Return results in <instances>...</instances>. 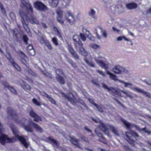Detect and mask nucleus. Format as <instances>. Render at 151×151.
Instances as JSON below:
<instances>
[{
  "label": "nucleus",
  "instance_id": "423d86ee",
  "mask_svg": "<svg viewBox=\"0 0 151 151\" xmlns=\"http://www.w3.org/2000/svg\"><path fill=\"white\" fill-rule=\"evenodd\" d=\"M125 134L127 137V141L132 146H134L135 145V141L133 139V138L134 137H138L139 135L137 132L133 131H131V133L129 132H127Z\"/></svg>",
  "mask_w": 151,
  "mask_h": 151
},
{
  "label": "nucleus",
  "instance_id": "2f4dec72",
  "mask_svg": "<svg viewBox=\"0 0 151 151\" xmlns=\"http://www.w3.org/2000/svg\"><path fill=\"white\" fill-rule=\"evenodd\" d=\"M15 139L13 138H9L7 136L6 143H13L14 142Z\"/></svg>",
  "mask_w": 151,
  "mask_h": 151
},
{
  "label": "nucleus",
  "instance_id": "69168bd1",
  "mask_svg": "<svg viewBox=\"0 0 151 151\" xmlns=\"http://www.w3.org/2000/svg\"><path fill=\"white\" fill-rule=\"evenodd\" d=\"M53 29H54V31L55 32L56 31L57 32L58 31H59V30H58L57 28L55 26L53 27Z\"/></svg>",
  "mask_w": 151,
  "mask_h": 151
},
{
  "label": "nucleus",
  "instance_id": "4c0bfd02",
  "mask_svg": "<svg viewBox=\"0 0 151 151\" xmlns=\"http://www.w3.org/2000/svg\"><path fill=\"white\" fill-rule=\"evenodd\" d=\"M13 66L17 70L20 71L21 70V69L20 67L16 63H14Z\"/></svg>",
  "mask_w": 151,
  "mask_h": 151
},
{
  "label": "nucleus",
  "instance_id": "09e8293b",
  "mask_svg": "<svg viewBox=\"0 0 151 151\" xmlns=\"http://www.w3.org/2000/svg\"><path fill=\"white\" fill-rule=\"evenodd\" d=\"M34 48L33 46L32 45V44H29L28 47H27V51H29V50H32V49H33Z\"/></svg>",
  "mask_w": 151,
  "mask_h": 151
},
{
  "label": "nucleus",
  "instance_id": "864d4df0",
  "mask_svg": "<svg viewBox=\"0 0 151 151\" xmlns=\"http://www.w3.org/2000/svg\"><path fill=\"white\" fill-rule=\"evenodd\" d=\"M102 35L105 38L107 37V34L105 31H103L102 33Z\"/></svg>",
  "mask_w": 151,
  "mask_h": 151
},
{
  "label": "nucleus",
  "instance_id": "9b49d317",
  "mask_svg": "<svg viewBox=\"0 0 151 151\" xmlns=\"http://www.w3.org/2000/svg\"><path fill=\"white\" fill-rule=\"evenodd\" d=\"M29 114L31 117L34 119V121L37 122L42 121L41 117L34 112L33 110H31L29 112Z\"/></svg>",
  "mask_w": 151,
  "mask_h": 151
},
{
  "label": "nucleus",
  "instance_id": "c03bdc74",
  "mask_svg": "<svg viewBox=\"0 0 151 151\" xmlns=\"http://www.w3.org/2000/svg\"><path fill=\"white\" fill-rule=\"evenodd\" d=\"M9 57V58H7L9 62H10L13 65H14V63H15L14 62V59L12 58L10 56Z\"/></svg>",
  "mask_w": 151,
  "mask_h": 151
},
{
  "label": "nucleus",
  "instance_id": "0eeeda50",
  "mask_svg": "<svg viewBox=\"0 0 151 151\" xmlns=\"http://www.w3.org/2000/svg\"><path fill=\"white\" fill-rule=\"evenodd\" d=\"M7 114L10 115L14 119V120L16 123H19L20 121L18 119V115L16 110H15L11 107H8L7 109Z\"/></svg>",
  "mask_w": 151,
  "mask_h": 151
},
{
  "label": "nucleus",
  "instance_id": "c9c22d12",
  "mask_svg": "<svg viewBox=\"0 0 151 151\" xmlns=\"http://www.w3.org/2000/svg\"><path fill=\"white\" fill-rule=\"evenodd\" d=\"M32 102L35 104L37 106H40L41 104L40 102H38L37 100L36 99L34 98L32 99Z\"/></svg>",
  "mask_w": 151,
  "mask_h": 151
},
{
  "label": "nucleus",
  "instance_id": "79ce46f5",
  "mask_svg": "<svg viewBox=\"0 0 151 151\" xmlns=\"http://www.w3.org/2000/svg\"><path fill=\"white\" fill-rule=\"evenodd\" d=\"M96 13L95 11L93 9H91V11L89 12V14L92 16H94Z\"/></svg>",
  "mask_w": 151,
  "mask_h": 151
},
{
  "label": "nucleus",
  "instance_id": "c756f323",
  "mask_svg": "<svg viewBox=\"0 0 151 151\" xmlns=\"http://www.w3.org/2000/svg\"><path fill=\"white\" fill-rule=\"evenodd\" d=\"M110 129L111 130L112 132L114 134H116V135H118V134L117 130L115 128L112 126H110L109 127Z\"/></svg>",
  "mask_w": 151,
  "mask_h": 151
},
{
  "label": "nucleus",
  "instance_id": "603ef678",
  "mask_svg": "<svg viewBox=\"0 0 151 151\" xmlns=\"http://www.w3.org/2000/svg\"><path fill=\"white\" fill-rule=\"evenodd\" d=\"M1 10V12L4 15L6 16V12L4 8H3V9H2Z\"/></svg>",
  "mask_w": 151,
  "mask_h": 151
},
{
  "label": "nucleus",
  "instance_id": "052dcab7",
  "mask_svg": "<svg viewBox=\"0 0 151 151\" xmlns=\"http://www.w3.org/2000/svg\"><path fill=\"white\" fill-rule=\"evenodd\" d=\"M123 39V37L120 36V37H118L117 38V40L118 41H121V40H122Z\"/></svg>",
  "mask_w": 151,
  "mask_h": 151
},
{
  "label": "nucleus",
  "instance_id": "b1692460",
  "mask_svg": "<svg viewBox=\"0 0 151 151\" xmlns=\"http://www.w3.org/2000/svg\"><path fill=\"white\" fill-rule=\"evenodd\" d=\"M137 4L134 2L131 3L127 4L126 7L127 8L130 9H135L137 7Z\"/></svg>",
  "mask_w": 151,
  "mask_h": 151
},
{
  "label": "nucleus",
  "instance_id": "72a5a7b5",
  "mask_svg": "<svg viewBox=\"0 0 151 151\" xmlns=\"http://www.w3.org/2000/svg\"><path fill=\"white\" fill-rule=\"evenodd\" d=\"M90 47L94 49H96L100 47L99 45H96L95 44H91L90 45Z\"/></svg>",
  "mask_w": 151,
  "mask_h": 151
},
{
  "label": "nucleus",
  "instance_id": "13d9d810",
  "mask_svg": "<svg viewBox=\"0 0 151 151\" xmlns=\"http://www.w3.org/2000/svg\"><path fill=\"white\" fill-rule=\"evenodd\" d=\"M89 101L91 104H93L94 105L95 104H96L94 101L93 99H88Z\"/></svg>",
  "mask_w": 151,
  "mask_h": 151
},
{
  "label": "nucleus",
  "instance_id": "473e14b6",
  "mask_svg": "<svg viewBox=\"0 0 151 151\" xmlns=\"http://www.w3.org/2000/svg\"><path fill=\"white\" fill-rule=\"evenodd\" d=\"M22 87L24 90H30L31 89L30 86L28 84H24L22 86Z\"/></svg>",
  "mask_w": 151,
  "mask_h": 151
},
{
  "label": "nucleus",
  "instance_id": "774afa93",
  "mask_svg": "<svg viewBox=\"0 0 151 151\" xmlns=\"http://www.w3.org/2000/svg\"><path fill=\"white\" fill-rule=\"evenodd\" d=\"M123 39L125 40V41H129V40L126 38L125 36H123Z\"/></svg>",
  "mask_w": 151,
  "mask_h": 151
},
{
  "label": "nucleus",
  "instance_id": "6e6d98bb",
  "mask_svg": "<svg viewBox=\"0 0 151 151\" xmlns=\"http://www.w3.org/2000/svg\"><path fill=\"white\" fill-rule=\"evenodd\" d=\"M123 93L126 95L127 96L129 97L130 96L128 93L126 91H121Z\"/></svg>",
  "mask_w": 151,
  "mask_h": 151
},
{
  "label": "nucleus",
  "instance_id": "412c9836",
  "mask_svg": "<svg viewBox=\"0 0 151 151\" xmlns=\"http://www.w3.org/2000/svg\"><path fill=\"white\" fill-rule=\"evenodd\" d=\"M96 61L99 66L102 68H104L106 70H107L109 68L108 65L105 64L103 61L96 60Z\"/></svg>",
  "mask_w": 151,
  "mask_h": 151
},
{
  "label": "nucleus",
  "instance_id": "4468645a",
  "mask_svg": "<svg viewBox=\"0 0 151 151\" xmlns=\"http://www.w3.org/2000/svg\"><path fill=\"white\" fill-rule=\"evenodd\" d=\"M95 133L99 137V141L104 144H106L107 141L106 139L103 136L102 133L99 132L97 129H95Z\"/></svg>",
  "mask_w": 151,
  "mask_h": 151
},
{
  "label": "nucleus",
  "instance_id": "393cba45",
  "mask_svg": "<svg viewBox=\"0 0 151 151\" xmlns=\"http://www.w3.org/2000/svg\"><path fill=\"white\" fill-rule=\"evenodd\" d=\"M135 89L136 90L137 92L143 93L145 94L147 97L149 98H151V94L150 93L146 92L143 90L138 88H135Z\"/></svg>",
  "mask_w": 151,
  "mask_h": 151
},
{
  "label": "nucleus",
  "instance_id": "a878e982",
  "mask_svg": "<svg viewBox=\"0 0 151 151\" xmlns=\"http://www.w3.org/2000/svg\"><path fill=\"white\" fill-rule=\"evenodd\" d=\"M43 94H44L43 95L45 97L48 98L49 99V100L50 102H51V103L55 105L56 104V103L55 101L51 97H50L48 94L45 92H44Z\"/></svg>",
  "mask_w": 151,
  "mask_h": 151
},
{
  "label": "nucleus",
  "instance_id": "680f3d73",
  "mask_svg": "<svg viewBox=\"0 0 151 151\" xmlns=\"http://www.w3.org/2000/svg\"><path fill=\"white\" fill-rule=\"evenodd\" d=\"M42 26L43 27L45 28H46L47 27L46 24L45 23H42Z\"/></svg>",
  "mask_w": 151,
  "mask_h": 151
},
{
  "label": "nucleus",
  "instance_id": "cd10ccee",
  "mask_svg": "<svg viewBox=\"0 0 151 151\" xmlns=\"http://www.w3.org/2000/svg\"><path fill=\"white\" fill-rule=\"evenodd\" d=\"M107 73L110 76V78L111 79L115 81H116L117 80V77L115 75L113 74L112 73H110L109 71H107Z\"/></svg>",
  "mask_w": 151,
  "mask_h": 151
},
{
  "label": "nucleus",
  "instance_id": "7ed1b4c3",
  "mask_svg": "<svg viewBox=\"0 0 151 151\" xmlns=\"http://www.w3.org/2000/svg\"><path fill=\"white\" fill-rule=\"evenodd\" d=\"M73 39L76 50L78 51L80 53L86 56L87 52L83 47V44L80 40L79 36L75 35L73 36Z\"/></svg>",
  "mask_w": 151,
  "mask_h": 151
},
{
  "label": "nucleus",
  "instance_id": "c85d7f7f",
  "mask_svg": "<svg viewBox=\"0 0 151 151\" xmlns=\"http://www.w3.org/2000/svg\"><path fill=\"white\" fill-rule=\"evenodd\" d=\"M71 141L73 144L75 145H78L79 142V140L73 137H70Z\"/></svg>",
  "mask_w": 151,
  "mask_h": 151
},
{
  "label": "nucleus",
  "instance_id": "ddd939ff",
  "mask_svg": "<svg viewBox=\"0 0 151 151\" xmlns=\"http://www.w3.org/2000/svg\"><path fill=\"white\" fill-rule=\"evenodd\" d=\"M56 13L57 14V21L60 24H63L64 21L62 20L63 17V11L61 9H58L56 11Z\"/></svg>",
  "mask_w": 151,
  "mask_h": 151
},
{
  "label": "nucleus",
  "instance_id": "f8f14e48",
  "mask_svg": "<svg viewBox=\"0 0 151 151\" xmlns=\"http://www.w3.org/2000/svg\"><path fill=\"white\" fill-rule=\"evenodd\" d=\"M56 72L58 76L56 78L60 84H64L65 83V82L63 77L59 75H62L63 72L62 70L60 69H58L56 70Z\"/></svg>",
  "mask_w": 151,
  "mask_h": 151
},
{
  "label": "nucleus",
  "instance_id": "39448f33",
  "mask_svg": "<svg viewBox=\"0 0 151 151\" xmlns=\"http://www.w3.org/2000/svg\"><path fill=\"white\" fill-rule=\"evenodd\" d=\"M121 121L123 123L124 125L128 129H130L131 127H134L136 130H138L139 132H141L143 131L145 133H147L148 134H150L151 133V132L150 131L147 130V128L146 127L140 129L139 126H137L135 124H131L128 122L126 121L124 119H122Z\"/></svg>",
  "mask_w": 151,
  "mask_h": 151
},
{
  "label": "nucleus",
  "instance_id": "f03ea898",
  "mask_svg": "<svg viewBox=\"0 0 151 151\" xmlns=\"http://www.w3.org/2000/svg\"><path fill=\"white\" fill-rule=\"evenodd\" d=\"M10 127L13 134L18 140L20 142L21 144L26 148H27L29 146V143L23 137V136H19L18 134V132L13 124H10Z\"/></svg>",
  "mask_w": 151,
  "mask_h": 151
},
{
  "label": "nucleus",
  "instance_id": "6e6552de",
  "mask_svg": "<svg viewBox=\"0 0 151 151\" xmlns=\"http://www.w3.org/2000/svg\"><path fill=\"white\" fill-rule=\"evenodd\" d=\"M103 87L107 90V91L113 95H117L120 96H121V94L120 93V91L118 89H114L113 87H108L105 84L103 85Z\"/></svg>",
  "mask_w": 151,
  "mask_h": 151
},
{
  "label": "nucleus",
  "instance_id": "8fccbe9b",
  "mask_svg": "<svg viewBox=\"0 0 151 151\" xmlns=\"http://www.w3.org/2000/svg\"><path fill=\"white\" fill-rule=\"evenodd\" d=\"M96 72L98 73L99 74L103 76H105V74L103 73V72L102 71H100L99 70H96Z\"/></svg>",
  "mask_w": 151,
  "mask_h": 151
},
{
  "label": "nucleus",
  "instance_id": "1a4fd4ad",
  "mask_svg": "<svg viewBox=\"0 0 151 151\" xmlns=\"http://www.w3.org/2000/svg\"><path fill=\"white\" fill-rule=\"evenodd\" d=\"M65 17L69 24L72 25L75 22V19L74 15L70 11H67L65 15Z\"/></svg>",
  "mask_w": 151,
  "mask_h": 151
},
{
  "label": "nucleus",
  "instance_id": "4be33fe9",
  "mask_svg": "<svg viewBox=\"0 0 151 151\" xmlns=\"http://www.w3.org/2000/svg\"><path fill=\"white\" fill-rule=\"evenodd\" d=\"M96 61L99 66L102 68H104L106 70H107L109 68L108 65L105 64L103 61L96 60Z\"/></svg>",
  "mask_w": 151,
  "mask_h": 151
},
{
  "label": "nucleus",
  "instance_id": "20e7f679",
  "mask_svg": "<svg viewBox=\"0 0 151 151\" xmlns=\"http://www.w3.org/2000/svg\"><path fill=\"white\" fill-rule=\"evenodd\" d=\"M32 127L37 132L40 133H42L43 132V129L41 127L33 122H30L29 124L24 125L23 128L27 132L32 133L34 132Z\"/></svg>",
  "mask_w": 151,
  "mask_h": 151
},
{
  "label": "nucleus",
  "instance_id": "f257e3e1",
  "mask_svg": "<svg viewBox=\"0 0 151 151\" xmlns=\"http://www.w3.org/2000/svg\"><path fill=\"white\" fill-rule=\"evenodd\" d=\"M22 4L26 7L27 10L31 14L30 17L28 16V13H25L23 11L20 12L19 14L22 19V22L25 29L28 28V24L26 23V21H29L32 24H39L38 21L33 15V9L31 4L29 2H26L24 0H21Z\"/></svg>",
  "mask_w": 151,
  "mask_h": 151
},
{
  "label": "nucleus",
  "instance_id": "a19ab883",
  "mask_svg": "<svg viewBox=\"0 0 151 151\" xmlns=\"http://www.w3.org/2000/svg\"><path fill=\"white\" fill-rule=\"evenodd\" d=\"M52 41L55 45H58V44L56 38L53 37L52 39Z\"/></svg>",
  "mask_w": 151,
  "mask_h": 151
},
{
  "label": "nucleus",
  "instance_id": "bb28decb",
  "mask_svg": "<svg viewBox=\"0 0 151 151\" xmlns=\"http://www.w3.org/2000/svg\"><path fill=\"white\" fill-rule=\"evenodd\" d=\"M84 61L88 66L92 67H95L94 63L92 62H89L87 58H84Z\"/></svg>",
  "mask_w": 151,
  "mask_h": 151
},
{
  "label": "nucleus",
  "instance_id": "5fc2aeb1",
  "mask_svg": "<svg viewBox=\"0 0 151 151\" xmlns=\"http://www.w3.org/2000/svg\"><path fill=\"white\" fill-rule=\"evenodd\" d=\"M57 35L58 36V37L60 38H62V36L61 35L60 32H59V31L57 32Z\"/></svg>",
  "mask_w": 151,
  "mask_h": 151
},
{
  "label": "nucleus",
  "instance_id": "9d476101",
  "mask_svg": "<svg viewBox=\"0 0 151 151\" xmlns=\"http://www.w3.org/2000/svg\"><path fill=\"white\" fill-rule=\"evenodd\" d=\"M34 6L36 9L41 11H44L47 9V6L42 2L40 1L35 2Z\"/></svg>",
  "mask_w": 151,
  "mask_h": 151
},
{
  "label": "nucleus",
  "instance_id": "4d7b16f0",
  "mask_svg": "<svg viewBox=\"0 0 151 151\" xmlns=\"http://www.w3.org/2000/svg\"><path fill=\"white\" fill-rule=\"evenodd\" d=\"M112 29L114 31H116V32H119V29H117L115 27H113Z\"/></svg>",
  "mask_w": 151,
  "mask_h": 151
},
{
  "label": "nucleus",
  "instance_id": "49530a36",
  "mask_svg": "<svg viewBox=\"0 0 151 151\" xmlns=\"http://www.w3.org/2000/svg\"><path fill=\"white\" fill-rule=\"evenodd\" d=\"M45 45L49 49L51 50L52 49V46L49 42H46Z\"/></svg>",
  "mask_w": 151,
  "mask_h": 151
},
{
  "label": "nucleus",
  "instance_id": "a18cd8bd",
  "mask_svg": "<svg viewBox=\"0 0 151 151\" xmlns=\"http://www.w3.org/2000/svg\"><path fill=\"white\" fill-rule=\"evenodd\" d=\"M9 15L12 19H14L15 18V14L12 12H11L9 13Z\"/></svg>",
  "mask_w": 151,
  "mask_h": 151
},
{
  "label": "nucleus",
  "instance_id": "e2e57ef3",
  "mask_svg": "<svg viewBox=\"0 0 151 151\" xmlns=\"http://www.w3.org/2000/svg\"><path fill=\"white\" fill-rule=\"evenodd\" d=\"M60 148L61 151H67V149L64 147H61Z\"/></svg>",
  "mask_w": 151,
  "mask_h": 151
},
{
  "label": "nucleus",
  "instance_id": "37998d69",
  "mask_svg": "<svg viewBox=\"0 0 151 151\" xmlns=\"http://www.w3.org/2000/svg\"><path fill=\"white\" fill-rule=\"evenodd\" d=\"M2 83L4 87L7 88H8L10 86L6 81H3L2 82Z\"/></svg>",
  "mask_w": 151,
  "mask_h": 151
},
{
  "label": "nucleus",
  "instance_id": "de8ad7c7",
  "mask_svg": "<svg viewBox=\"0 0 151 151\" xmlns=\"http://www.w3.org/2000/svg\"><path fill=\"white\" fill-rule=\"evenodd\" d=\"M13 34L14 37H17V29H14L13 30Z\"/></svg>",
  "mask_w": 151,
  "mask_h": 151
},
{
  "label": "nucleus",
  "instance_id": "f3484780",
  "mask_svg": "<svg viewBox=\"0 0 151 151\" xmlns=\"http://www.w3.org/2000/svg\"><path fill=\"white\" fill-rule=\"evenodd\" d=\"M47 139L48 142L52 144L54 147H56L57 148L58 147L59 144L56 140L51 137H49Z\"/></svg>",
  "mask_w": 151,
  "mask_h": 151
},
{
  "label": "nucleus",
  "instance_id": "3c124183",
  "mask_svg": "<svg viewBox=\"0 0 151 151\" xmlns=\"http://www.w3.org/2000/svg\"><path fill=\"white\" fill-rule=\"evenodd\" d=\"M84 129L85 130H86L87 132L91 133L92 134V135H93V134L92 133V131L90 129L88 128L87 127V126H86L84 127Z\"/></svg>",
  "mask_w": 151,
  "mask_h": 151
},
{
  "label": "nucleus",
  "instance_id": "58836bf2",
  "mask_svg": "<svg viewBox=\"0 0 151 151\" xmlns=\"http://www.w3.org/2000/svg\"><path fill=\"white\" fill-rule=\"evenodd\" d=\"M23 39L24 41L26 44H28V38L26 35H24L23 36Z\"/></svg>",
  "mask_w": 151,
  "mask_h": 151
},
{
  "label": "nucleus",
  "instance_id": "a211bd4d",
  "mask_svg": "<svg viewBox=\"0 0 151 151\" xmlns=\"http://www.w3.org/2000/svg\"><path fill=\"white\" fill-rule=\"evenodd\" d=\"M47 139L48 142L52 144L54 147H56L57 148L58 147L59 144L56 140L51 137H49Z\"/></svg>",
  "mask_w": 151,
  "mask_h": 151
},
{
  "label": "nucleus",
  "instance_id": "5701e85b",
  "mask_svg": "<svg viewBox=\"0 0 151 151\" xmlns=\"http://www.w3.org/2000/svg\"><path fill=\"white\" fill-rule=\"evenodd\" d=\"M7 136L2 134L1 131L0 132V142L2 145H4L6 143Z\"/></svg>",
  "mask_w": 151,
  "mask_h": 151
},
{
  "label": "nucleus",
  "instance_id": "ea45409f",
  "mask_svg": "<svg viewBox=\"0 0 151 151\" xmlns=\"http://www.w3.org/2000/svg\"><path fill=\"white\" fill-rule=\"evenodd\" d=\"M80 37L82 40L83 41H85L86 40V38L85 35L84 34L81 33H80Z\"/></svg>",
  "mask_w": 151,
  "mask_h": 151
},
{
  "label": "nucleus",
  "instance_id": "bf43d9fd",
  "mask_svg": "<svg viewBox=\"0 0 151 151\" xmlns=\"http://www.w3.org/2000/svg\"><path fill=\"white\" fill-rule=\"evenodd\" d=\"M147 14H151V7L147 11Z\"/></svg>",
  "mask_w": 151,
  "mask_h": 151
},
{
  "label": "nucleus",
  "instance_id": "2eb2a0df",
  "mask_svg": "<svg viewBox=\"0 0 151 151\" xmlns=\"http://www.w3.org/2000/svg\"><path fill=\"white\" fill-rule=\"evenodd\" d=\"M100 124L98 126V127L104 132L107 135L109 134V132L108 130V128L106 125L100 121L99 122Z\"/></svg>",
  "mask_w": 151,
  "mask_h": 151
},
{
  "label": "nucleus",
  "instance_id": "e433bc0d",
  "mask_svg": "<svg viewBox=\"0 0 151 151\" xmlns=\"http://www.w3.org/2000/svg\"><path fill=\"white\" fill-rule=\"evenodd\" d=\"M29 55L32 56H34L35 54V51L34 49L28 51Z\"/></svg>",
  "mask_w": 151,
  "mask_h": 151
},
{
  "label": "nucleus",
  "instance_id": "aec40b11",
  "mask_svg": "<svg viewBox=\"0 0 151 151\" xmlns=\"http://www.w3.org/2000/svg\"><path fill=\"white\" fill-rule=\"evenodd\" d=\"M68 50L73 55L75 59H79L78 55L74 50L73 49L71 46H69Z\"/></svg>",
  "mask_w": 151,
  "mask_h": 151
},
{
  "label": "nucleus",
  "instance_id": "7c9ffc66",
  "mask_svg": "<svg viewBox=\"0 0 151 151\" xmlns=\"http://www.w3.org/2000/svg\"><path fill=\"white\" fill-rule=\"evenodd\" d=\"M94 106L97 108L98 110L100 112L102 113L103 112V109L104 108L103 106H99L96 104H95Z\"/></svg>",
  "mask_w": 151,
  "mask_h": 151
},
{
  "label": "nucleus",
  "instance_id": "338daca9",
  "mask_svg": "<svg viewBox=\"0 0 151 151\" xmlns=\"http://www.w3.org/2000/svg\"><path fill=\"white\" fill-rule=\"evenodd\" d=\"M72 66L74 68H76V63H74V62L73 63H72L71 64Z\"/></svg>",
  "mask_w": 151,
  "mask_h": 151
},
{
  "label": "nucleus",
  "instance_id": "dca6fc26",
  "mask_svg": "<svg viewBox=\"0 0 151 151\" xmlns=\"http://www.w3.org/2000/svg\"><path fill=\"white\" fill-rule=\"evenodd\" d=\"M62 94L63 95L65 99H67L68 101L71 103H73L74 102V100L73 99L74 97L72 93H68V95H67L65 93H63Z\"/></svg>",
  "mask_w": 151,
  "mask_h": 151
},
{
  "label": "nucleus",
  "instance_id": "0e129e2a",
  "mask_svg": "<svg viewBox=\"0 0 151 151\" xmlns=\"http://www.w3.org/2000/svg\"><path fill=\"white\" fill-rule=\"evenodd\" d=\"M68 61L71 65L73 62V61L70 59H68Z\"/></svg>",
  "mask_w": 151,
  "mask_h": 151
},
{
  "label": "nucleus",
  "instance_id": "f704fd0d",
  "mask_svg": "<svg viewBox=\"0 0 151 151\" xmlns=\"http://www.w3.org/2000/svg\"><path fill=\"white\" fill-rule=\"evenodd\" d=\"M8 88L10 91L12 93L16 94H17V91L13 87L10 86Z\"/></svg>",
  "mask_w": 151,
  "mask_h": 151
},
{
  "label": "nucleus",
  "instance_id": "6ab92c4d",
  "mask_svg": "<svg viewBox=\"0 0 151 151\" xmlns=\"http://www.w3.org/2000/svg\"><path fill=\"white\" fill-rule=\"evenodd\" d=\"M123 70V68L119 65H115L112 70V71L114 73L118 74L122 73Z\"/></svg>",
  "mask_w": 151,
  "mask_h": 151
}]
</instances>
